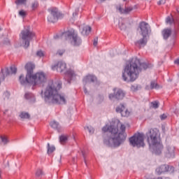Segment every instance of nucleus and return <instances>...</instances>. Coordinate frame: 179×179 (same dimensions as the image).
Here are the masks:
<instances>
[{
	"instance_id": "obj_18",
	"label": "nucleus",
	"mask_w": 179,
	"mask_h": 179,
	"mask_svg": "<svg viewBox=\"0 0 179 179\" xmlns=\"http://www.w3.org/2000/svg\"><path fill=\"white\" fill-rule=\"evenodd\" d=\"M74 76H76L75 71L69 69L65 73L64 79L68 82V83H71V80H72V78H74Z\"/></svg>"
},
{
	"instance_id": "obj_20",
	"label": "nucleus",
	"mask_w": 179,
	"mask_h": 179,
	"mask_svg": "<svg viewBox=\"0 0 179 179\" xmlns=\"http://www.w3.org/2000/svg\"><path fill=\"white\" fill-rule=\"evenodd\" d=\"M174 150H176V148H174V146L168 145L166 147V157H174Z\"/></svg>"
},
{
	"instance_id": "obj_48",
	"label": "nucleus",
	"mask_w": 179,
	"mask_h": 179,
	"mask_svg": "<svg viewBox=\"0 0 179 179\" xmlns=\"http://www.w3.org/2000/svg\"><path fill=\"white\" fill-rule=\"evenodd\" d=\"M82 153H83V156L84 157V162H85V163L86 164V157H85V152H82Z\"/></svg>"
},
{
	"instance_id": "obj_35",
	"label": "nucleus",
	"mask_w": 179,
	"mask_h": 179,
	"mask_svg": "<svg viewBox=\"0 0 179 179\" xmlns=\"http://www.w3.org/2000/svg\"><path fill=\"white\" fill-rule=\"evenodd\" d=\"M85 129H87L90 134H94V128L92 127H85Z\"/></svg>"
},
{
	"instance_id": "obj_1",
	"label": "nucleus",
	"mask_w": 179,
	"mask_h": 179,
	"mask_svg": "<svg viewBox=\"0 0 179 179\" xmlns=\"http://www.w3.org/2000/svg\"><path fill=\"white\" fill-rule=\"evenodd\" d=\"M126 127L121 124L120 129L115 126H105L102 128L103 132H110L108 140H105L104 143L110 148H119L127 140Z\"/></svg>"
},
{
	"instance_id": "obj_43",
	"label": "nucleus",
	"mask_w": 179,
	"mask_h": 179,
	"mask_svg": "<svg viewBox=\"0 0 179 179\" xmlns=\"http://www.w3.org/2000/svg\"><path fill=\"white\" fill-rule=\"evenodd\" d=\"M157 3L158 5H164V3H166V0H160Z\"/></svg>"
},
{
	"instance_id": "obj_10",
	"label": "nucleus",
	"mask_w": 179,
	"mask_h": 179,
	"mask_svg": "<svg viewBox=\"0 0 179 179\" xmlns=\"http://www.w3.org/2000/svg\"><path fill=\"white\" fill-rule=\"evenodd\" d=\"M49 12L50 15L48 16V21L50 23H55L58 22V19H62L64 17V14L59 13L57 8L50 9Z\"/></svg>"
},
{
	"instance_id": "obj_3",
	"label": "nucleus",
	"mask_w": 179,
	"mask_h": 179,
	"mask_svg": "<svg viewBox=\"0 0 179 179\" xmlns=\"http://www.w3.org/2000/svg\"><path fill=\"white\" fill-rule=\"evenodd\" d=\"M149 65L146 63H141L138 58H133L126 64L122 78L124 82H135L137 78H139V71L146 70Z\"/></svg>"
},
{
	"instance_id": "obj_45",
	"label": "nucleus",
	"mask_w": 179,
	"mask_h": 179,
	"mask_svg": "<svg viewBox=\"0 0 179 179\" xmlns=\"http://www.w3.org/2000/svg\"><path fill=\"white\" fill-rule=\"evenodd\" d=\"M3 96H5V97H7V99H9L10 94L8 92H4Z\"/></svg>"
},
{
	"instance_id": "obj_31",
	"label": "nucleus",
	"mask_w": 179,
	"mask_h": 179,
	"mask_svg": "<svg viewBox=\"0 0 179 179\" xmlns=\"http://www.w3.org/2000/svg\"><path fill=\"white\" fill-rule=\"evenodd\" d=\"M31 9L32 10H36V9H37V8H38V1H35L31 3Z\"/></svg>"
},
{
	"instance_id": "obj_7",
	"label": "nucleus",
	"mask_w": 179,
	"mask_h": 179,
	"mask_svg": "<svg viewBox=\"0 0 179 179\" xmlns=\"http://www.w3.org/2000/svg\"><path fill=\"white\" fill-rule=\"evenodd\" d=\"M62 38L68 40V38H71V43L74 47H79L82 44V38L78 35V31L75 29H71L66 32L62 33L61 36Z\"/></svg>"
},
{
	"instance_id": "obj_46",
	"label": "nucleus",
	"mask_w": 179,
	"mask_h": 179,
	"mask_svg": "<svg viewBox=\"0 0 179 179\" xmlns=\"http://www.w3.org/2000/svg\"><path fill=\"white\" fill-rule=\"evenodd\" d=\"M174 64H176V65H179V59H176Z\"/></svg>"
},
{
	"instance_id": "obj_42",
	"label": "nucleus",
	"mask_w": 179,
	"mask_h": 179,
	"mask_svg": "<svg viewBox=\"0 0 179 179\" xmlns=\"http://www.w3.org/2000/svg\"><path fill=\"white\" fill-rule=\"evenodd\" d=\"M159 117H160L162 121H163V120H166V118H167V115H166L165 114L161 115Z\"/></svg>"
},
{
	"instance_id": "obj_15",
	"label": "nucleus",
	"mask_w": 179,
	"mask_h": 179,
	"mask_svg": "<svg viewBox=\"0 0 179 179\" xmlns=\"http://www.w3.org/2000/svg\"><path fill=\"white\" fill-rule=\"evenodd\" d=\"M116 113H120L122 117H129V112L125 108L124 104H120L116 108Z\"/></svg>"
},
{
	"instance_id": "obj_51",
	"label": "nucleus",
	"mask_w": 179,
	"mask_h": 179,
	"mask_svg": "<svg viewBox=\"0 0 179 179\" xmlns=\"http://www.w3.org/2000/svg\"><path fill=\"white\" fill-rule=\"evenodd\" d=\"M41 94H43V91H41Z\"/></svg>"
},
{
	"instance_id": "obj_16",
	"label": "nucleus",
	"mask_w": 179,
	"mask_h": 179,
	"mask_svg": "<svg viewBox=\"0 0 179 179\" xmlns=\"http://www.w3.org/2000/svg\"><path fill=\"white\" fill-rule=\"evenodd\" d=\"M142 37L143 38L138 40L134 43L136 47H138V48H141V47H145V45L148 44V36H142Z\"/></svg>"
},
{
	"instance_id": "obj_37",
	"label": "nucleus",
	"mask_w": 179,
	"mask_h": 179,
	"mask_svg": "<svg viewBox=\"0 0 179 179\" xmlns=\"http://www.w3.org/2000/svg\"><path fill=\"white\" fill-rule=\"evenodd\" d=\"M43 176V171L41 169H38L36 172V177H41Z\"/></svg>"
},
{
	"instance_id": "obj_17",
	"label": "nucleus",
	"mask_w": 179,
	"mask_h": 179,
	"mask_svg": "<svg viewBox=\"0 0 179 179\" xmlns=\"http://www.w3.org/2000/svg\"><path fill=\"white\" fill-rule=\"evenodd\" d=\"M83 82L85 85L92 83H94V82H97V77L93 75H87L83 78Z\"/></svg>"
},
{
	"instance_id": "obj_36",
	"label": "nucleus",
	"mask_w": 179,
	"mask_h": 179,
	"mask_svg": "<svg viewBox=\"0 0 179 179\" xmlns=\"http://www.w3.org/2000/svg\"><path fill=\"white\" fill-rule=\"evenodd\" d=\"M116 9L120 12V13L124 14V9H122V6H121V5L117 6Z\"/></svg>"
},
{
	"instance_id": "obj_9",
	"label": "nucleus",
	"mask_w": 179,
	"mask_h": 179,
	"mask_svg": "<svg viewBox=\"0 0 179 179\" xmlns=\"http://www.w3.org/2000/svg\"><path fill=\"white\" fill-rule=\"evenodd\" d=\"M113 93L109 94L108 97L112 101H120L125 97V92L120 88H113Z\"/></svg>"
},
{
	"instance_id": "obj_8",
	"label": "nucleus",
	"mask_w": 179,
	"mask_h": 179,
	"mask_svg": "<svg viewBox=\"0 0 179 179\" xmlns=\"http://www.w3.org/2000/svg\"><path fill=\"white\" fill-rule=\"evenodd\" d=\"M143 141V134L141 133L135 134L129 139V144L133 146V148H143V146H145Z\"/></svg>"
},
{
	"instance_id": "obj_5",
	"label": "nucleus",
	"mask_w": 179,
	"mask_h": 179,
	"mask_svg": "<svg viewBox=\"0 0 179 179\" xmlns=\"http://www.w3.org/2000/svg\"><path fill=\"white\" fill-rule=\"evenodd\" d=\"M148 138V143L152 150V152L155 155L162 154L163 150V144L160 143V134L157 129H150V131L146 134Z\"/></svg>"
},
{
	"instance_id": "obj_49",
	"label": "nucleus",
	"mask_w": 179,
	"mask_h": 179,
	"mask_svg": "<svg viewBox=\"0 0 179 179\" xmlns=\"http://www.w3.org/2000/svg\"><path fill=\"white\" fill-rule=\"evenodd\" d=\"M54 38H55V40H57V38H59V35H56L54 36Z\"/></svg>"
},
{
	"instance_id": "obj_24",
	"label": "nucleus",
	"mask_w": 179,
	"mask_h": 179,
	"mask_svg": "<svg viewBox=\"0 0 179 179\" xmlns=\"http://www.w3.org/2000/svg\"><path fill=\"white\" fill-rule=\"evenodd\" d=\"M150 89H162V86L159 85L156 81H151L150 83Z\"/></svg>"
},
{
	"instance_id": "obj_34",
	"label": "nucleus",
	"mask_w": 179,
	"mask_h": 179,
	"mask_svg": "<svg viewBox=\"0 0 179 179\" xmlns=\"http://www.w3.org/2000/svg\"><path fill=\"white\" fill-rule=\"evenodd\" d=\"M1 142L4 143V145H6L7 143H9V140H8V138L5 136H1Z\"/></svg>"
},
{
	"instance_id": "obj_4",
	"label": "nucleus",
	"mask_w": 179,
	"mask_h": 179,
	"mask_svg": "<svg viewBox=\"0 0 179 179\" xmlns=\"http://www.w3.org/2000/svg\"><path fill=\"white\" fill-rule=\"evenodd\" d=\"M62 87V83L50 80L44 92L45 100H51L54 104H66V96L58 93Z\"/></svg>"
},
{
	"instance_id": "obj_27",
	"label": "nucleus",
	"mask_w": 179,
	"mask_h": 179,
	"mask_svg": "<svg viewBox=\"0 0 179 179\" xmlns=\"http://www.w3.org/2000/svg\"><path fill=\"white\" fill-rule=\"evenodd\" d=\"M15 3L17 6H19V5H26V3H27V0H16Z\"/></svg>"
},
{
	"instance_id": "obj_2",
	"label": "nucleus",
	"mask_w": 179,
	"mask_h": 179,
	"mask_svg": "<svg viewBox=\"0 0 179 179\" xmlns=\"http://www.w3.org/2000/svg\"><path fill=\"white\" fill-rule=\"evenodd\" d=\"M34 68H36L34 64L31 62L26 64V77L24 78V75L21 74L19 78L21 85H32L33 86H37L47 82V77L43 72H38L34 74Z\"/></svg>"
},
{
	"instance_id": "obj_44",
	"label": "nucleus",
	"mask_w": 179,
	"mask_h": 179,
	"mask_svg": "<svg viewBox=\"0 0 179 179\" xmlns=\"http://www.w3.org/2000/svg\"><path fill=\"white\" fill-rule=\"evenodd\" d=\"M64 52H65V50H64L57 51V54H59V55H63Z\"/></svg>"
},
{
	"instance_id": "obj_29",
	"label": "nucleus",
	"mask_w": 179,
	"mask_h": 179,
	"mask_svg": "<svg viewBox=\"0 0 179 179\" xmlns=\"http://www.w3.org/2000/svg\"><path fill=\"white\" fill-rule=\"evenodd\" d=\"M34 97V95L31 92H26L24 94V99L27 100H30V99H33Z\"/></svg>"
},
{
	"instance_id": "obj_23",
	"label": "nucleus",
	"mask_w": 179,
	"mask_h": 179,
	"mask_svg": "<svg viewBox=\"0 0 179 179\" xmlns=\"http://www.w3.org/2000/svg\"><path fill=\"white\" fill-rule=\"evenodd\" d=\"M19 117L21 120H30V114L27 112H21Z\"/></svg>"
},
{
	"instance_id": "obj_26",
	"label": "nucleus",
	"mask_w": 179,
	"mask_h": 179,
	"mask_svg": "<svg viewBox=\"0 0 179 179\" xmlns=\"http://www.w3.org/2000/svg\"><path fill=\"white\" fill-rule=\"evenodd\" d=\"M59 142L62 145H64L68 142V136L62 135L59 136Z\"/></svg>"
},
{
	"instance_id": "obj_14",
	"label": "nucleus",
	"mask_w": 179,
	"mask_h": 179,
	"mask_svg": "<svg viewBox=\"0 0 179 179\" xmlns=\"http://www.w3.org/2000/svg\"><path fill=\"white\" fill-rule=\"evenodd\" d=\"M156 171L158 174L162 173H167V171H174V168L172 166L162 165L161 166L156 169Z\"/></svg>"
},
{
	"instance_id": "obj_52",
	"label": "nucleus",
	"mask_w": 179,
	"mask_h": 179,
	"mask_svg": "<svg viewBox=\"0 0 179 179\" xmlns=\"http://www.w3.org/2000/svg\"><path fill=\"white\" fill-rule=\"evenodd\" d=\"M123 1H127V0H123Z\"/></svg>"
},
{
	"instance_id": "obj_38",
	"label": "nucleus",
	"mask_w": 179,
	"mask_h": 179,
	"mask_svg": "<svg viewBox=\"0 0 179 179\" xmlns=\"http://www.w3.org/2000/svg\"><path fill=\"white\" fill-rule=\"evenodd\" d=\"M19 15H20V16H22V17H24L26 16V15H27V13H26V11H24L23 10H21L19 12Z\"/></svg>"
},
{
	"instance_id": "obj_6",
	"label": "nucleus",
	"mask_w": 179,
	"mask_h": 179,
	"mask_svg": "<svg viewBox=\"0 0 179 179\" xmlns=\"http://www.w3.org/2000/svg\"><path fill=\"white\" fill-rule=\"evenodd\" d=\"M36 34L31 31L30 27H25L20 34V40L24 44V48L30 47V41L34 38Z\"/></svg>"
},
{
	"instance_id": "obj_30",
	"label": "nucleus",
	"mask_w": 179,
	"mask_h": 179,
	"mask_svg": "<svg viewBox=\"0 0 179 179\" xmlns=\"http://www.w3.org/2000/svg\"><path fill=\"white\" fill-rule=\"evenodd\" d=\"M55 151V148L54 146H50V143H48V155H51L52 152Z\"/></svg>"
},
{
	"instance_id": "obj_11",
	"label": "nucleus",
	"mask_w": 179,
	"mask_h": 179,
	"mask_svg": "<svg viewBox=\"0 0 179 179\" xmlns=\"http://www.w3.org/2000/svg\"><path fill=\"white\" fill-rule=\"evenodd\" d=\"M16 72H17V69H16L15 66H11L10 69H1L0 72V85L1 82H3V80H5V78H7V76H9L10 75L15 74Z\"/></svg>"
},
{
	"instance_id": "obj_22",
	"label": "nucleus",
	"mask_w": 179,
	"mask_h": 179,
	"mask_svg": "<svg viewBox=\"0 0 179 179\" xmlns=\"http://www.w3.org/2000/svg\"><path fill=\"white\" fill-rule=\"evenodd\" d=\"M50 127H52V128H54V129H57V131H58V132H59V131H61V126L59 125V123H58L56 121L51 122Z\"/></svg>"
},
{
	"instance_id": "obj_41",
	"label": "nucleus",
	"mask_w": 179,
	"mask_h": 179,
	"mask_svg": "<svg viewBox=\"0 0 179 179\" xmlns=\"http://www.w3.org/2000/svg\"><path fill=\"white\" fill-rule=\"evenodd\" d=\"M98 41H99V37L94 38V43H93V45H94V47H96L97 45Z\"/></svg>"
},
{
	"instance_id": "obj_12",
	"label": "nucleus",
	"mask_w": 179,
	"mask_h": 179,
	"mask_svg": "<svg viewBox=\"0 0 179 179\" xmlns=\"http://www.w3.org/2000/svg\"><path fill=\"white\" fill-rule=\"evenodd\" d=\"M138 30L140 31L141 36H149V34L151 31L150 25L145 21H142L138 24Z\"/></svg>"
},
{
	"instance_id": "obj_13",
	"label": "nucleus",
	"mask_w": 179,
	"mask_h": 179,
	"mask_svg": "<svg viewBox=\"0 0 179 179\" xmlns=\"http://www.w3.org/2000/svg\"><path fill=\"white\" fill-rule=\"evenodd\" d=\"M52 71L57 70V72L62 73L66 69V64L62 61L58 62L56 64L52 66Z\"/></svg>"
},
{
	"instance_id": "obj_47",
	"label": "nucleus",
	"mask_w": 179,
	"mask_h": 179,
	"mask_svg": "<svg viewBox=\"0 0 179 179\" xmlns=\"http://www.w3.org/2000/svg\"><path fill=\"white\" fill-rule=\"evenodd\" d=\"M73 17H75V16H78V10H76V12L73 13Z\"/></svg>"
},
{
	"instance_id": "obj_25",
	"label": "nucleus",
	"mask_w": 179,
	"mask_h": 179,
	"mask_svg": "<svg viewBox=\"0 0 179 179\" xmlns=\"http://www.w3.org/2000/svg\"><path fill=\"white\" fill-rule=\"evenodd\" d=\"M130 89L131 92H138V90L142 89V87L140 85L134 84L131 86Z\"/></svg>"
},
{
	"instance_id": "obj_33",
	"label": "nucleus",
	"mask_w": 179,
	"mask_h": 179,
	"mask_svg": "<svg viewBox=\"0 0 179 179\" xmlns=\"http://www.w3.org/2000/svg\"><path fill=\"white\" fill-rule=\"evenodd\" d=\"M151 107L152 108H159V101H155L151 102Z\"/></svg>"
},
{
	"instance_id": "obj_39",
	"label": "nucleus",
	"mask_w": 179,
	"mask_h": 179,
	"mask_svg": "<svg viewBox=\"0 0 179 179\" xmlns=\"http://www.w3.org/2000/svg\"><path fill=\"white\" fill-rule=\"evenodd\" d=\"M36 56L37 57H44V52L42 51V50H38L37 52H36Z\"/></svg>"
},
{
	"instance_id": "obj_21",
	"label": "nucleus",
	"mask_w": 179,
	"mask_h": 179,
	"mask_svg": "<svg viewBox=\"0 0 179 179\" xmlns=\"http://www.w3.org/2000/svg\"><path fill=\"white\" fill-rule=\"evenodd\" d=\"M91 31L92 27H90V26H85L83 27V31H81V34H83V36H89Z\"/></svg>"
},
{
	"instance_id": "obj_19",
	"label": "nucleus",
	"mask_w": 179,
	"mask_h": 179,
	"mask_svg": "<svg viewBox=\"0 0 179 179\" xmlns=\"http://www.w3.org/2000/svg\"><path fill=\"white\" fill-rule=\"evenodd\" d=\"M172 31L170 28H165L162 31V35L164 40H169V37L171 36Z\"/></svg>"
},
{
	"instance_id": "obj_28",
	"label": "nucleus",
	"mask_w": 179,
	"mask_h": 179,
	"mask_svg": "<svg viewBox=\"0 0 179 179\" xmlns=\"http://www.w3.org/2000/svg\"><path fill=\"white\" fill-rule=\"evenodd\" d=\"M134 10V7L129 6V7H126L124 9V15H128V13L132 12Z\"/></svg>"
},
{
	"instance_id": "obj_50",
	"label": "nucleus",
	"mask_w": 179,
	"mask_h": 179,
	"mask_svg": "<svg viewBox=\"0 0 179 179\" xmlns=\"http://www.w3.org/2000/svg\"><path fill=\"white\" fill-rule=\"evenodd\" d=\"M84 92L85 93V94H87V89H86V87H84Z\"/></svg>"
},
{
	"instance_id": "obj_32",
	"label": "nucleus",
	"mask_w": 179,
	"mask_h": 179,
	"mask_svg": "<svg viewBox=\"0 0 179 179\" xmlns=\"http://www.w3.org/2000/svg\"><path fill=\"white\" fill-rule=\"evenodd\" d=\"M166 23L173 24V23H174V18H173V17L168 16L166 19Z\"/></svg>"
},
{
	"instance_id": "obj_40",
	"label": "nucleus",
	"mask_w": 179,
	"mask_h": 179,
	"mask_svg": "<svg viewBox=\"0 0 179 179\" xmlns=\"http://www.w3.org/2000/svg\"><path fill=\"white\" fill-rule=\"evenodd\" d=\"M119 27H120V30H125V28H126L125 24L119 22Z\"/></svg>"
}]
</instances>
